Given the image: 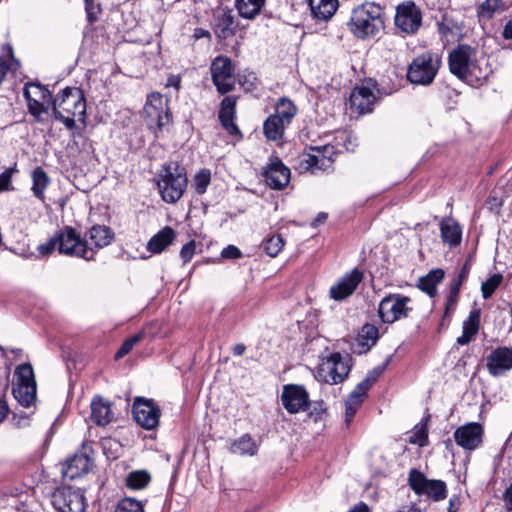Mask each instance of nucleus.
<instances>
[{
	"label": "nucleus",
	"mask_w": 512,
	"mask_h": 512,
	"mask_svg": "<svg viewBox=\"0 0 512 512\" xmlns=\"http://www.w3.org/2000/svg\"><path fill=\"white\" fill-rule=\"evenodd\" d=\"M477 49L468 44H458L448 55L449 71L459 80L471 87L483 86L492 69L489 64L484 66L476 59Z\"/></svg>",
	"instance_id": "obj_1"
},
{
	"label": "nucleus",
	"mask_w": 512,
	"mask_h": 512,
	"mask_svg": "<svg viewBox=\"0 0 512 512\" xmlns=\"http://www.w3.org/2000/svg\"><path fill=\"white\" fill-rule=\"evenodd\" d=\"M86 108V99L81 88L66 87L55 97L52 95L53 115L68 130L76 128V120L85 123Z\"/></svg>",
	"instance_id": "obj_2"
},
{
	"label": "nucleus",
	"mask_w": 512,
	"mask_h": 512,
	"mask_svg": "<svg viewBox=\"0 0 512 512\" xmlns=\"http://www.w3.org/2000/svg\"><path fill=\"white\" fill-rule=\"evenodd\" d=\"M348 26L359 39L375 37L385 27L384 10L379 4L366 2L353 9Z\"/></svg>",
	"instance_id": "obj_3"
},
{
	"label": "nucleus",
	"mask_w": 512,
	"mask_h": 512,
	"mask_svg": "<svg viewBox=\"0 0 512 512\" xmlns=\"http://www.w3.org/2000/svg\"><path fill=\"white\" fill-rule=\"evenodd\" d=\"M188 185L184 167L178 162L165 163L157 175V186L162 200L168 204L177 203Z\"/></svg>",
	"instance_id": "obj_4"
},
{
	"label": "nucleus",
	"mask_w": 512,
	"mask_h": 512,
	"mask_svg": "<svg viewBox=\"0 0 512 512\" xmlns=\"http://www.w3.org/2000/svg\"><path fill=\"white\" fill-rule=\"evenodd\" d=\"M338 153L339 152L335 146L330 144L321 146H306L305 149L295 159L294 168L300 174L307 172L316 174L319 171H333V164Z\"/></svg>",
	"instance_id": "obj_5"
},
{
	"label": "nucleus",
	"mask_w": 512,
	"mask_h": 512,
	"mask_svg": "<svg viewBox=\"0 0 512 512\" xmlns=\"http://www.w3.org/2000/svg\"><path fill=\"white\" fill-rule=\"evenodd\" d=\"M442 66V56L438 52L427 50L413 58L406 72V79L416 86H430Z\"/></svg>",
	"instance_id": "obj_6"
},
{
	"label": "nucleus",
	"mask_w": 512,
	"mask_h": 512,
	"mask_svg": "<svg viewBox=\"0 0 512 512\" xmlns=\"http://www.w3.org/2000/svg\"><path fill=\"white\" fill-rule=\"evenodd\" d=\"M143 119L147 128L158 138L172 124L169 99L158 92L150 93L143 108Z\"/></svg>",
	"instance_id": "obj_7"
},
{
	"label": "nucleus",
	"mask_w": 512,
	"mask_h": 512,
	"mask_svg": "<svg viewBox=\"0 0 512 512\" xmlns=\"http://www.w3.org/2000/svg\"><path fill=\"white\" fill-rule=\"evenodd\" d=\"M399 87V83L386 86L383 79L379 83L369 78L363 85L355 87L351 92L349 98L350 108L353 111H357L359 114L370 113L373 111L374 105L378 100L373 90H377L378 94L390 95L397 91Z\"/></svg>",
	"instance_id": "obj_8"
},
{
	"label": "nucleus",
	"mask_w": 512,
	"mask_h": 512,
	"mask_svg": "<svg viewBox=\"0 0 512 512\" xmlns=\"http://www.w3.org/2000/svg\"><path fill=\"white\" fill-rule=\"evenodd\" d=\"M352 358L349 354L343 356L340 352H333L323 357L316 368L315 377L318 381L336 385L344 382L352 368Z\"/></svg>",
	"instance_id": "obj_9"
},
{
	"label": "nucleus",
	"mask_w": 512,
	"mask_h": 512,
	"mask_svg": "<svg viewBox=\"0 0 512 512\" xmlns=\"http://www.w3.org/2000/svg\"><path fill=\"white\" fill-rule=\"evenodd\" d=\"M59 254L92 261V250L88 248V240L76 228L65 225L56 231Z\"/></svg>",
	"instance_id": "obj_10"
},
{
	"label": "nucleus",
	"mask_w": 512,
	"mask_h": 512,
	"mask_svg": "<svg viewBox=\"0 0 512 512\" xmlns=\"http://www.w3.org/2000/svg\"><path fill=\"white\" fill-rule=\"evenodd\" d=\"M408 485L416 495H424L434 502H440L448 495L447 485L443 480L428 479L423 472L416 468L409 471Z\"/></svg>",
	"instance_id": "obj_11"
},
{
	"label": "nucleus",
	"mask_w": 512,
	"mask_h": 512,
	"mask_svg": "<svg viewBox=\"0 0 512 512\" xmlns=\"http://www.w3.org/2000/svg\"><path fill=\"white\" fill-rule=\"evenodd\" d=\"M17 382L12 388V394L17 402L28 408L36 400L37 386L33 367L30 363L20 364L16 370Z\"/></svg>",
	"instance_id": "obj_12"
},
{
	"label": "nucleus",
	"mask_w": 512,
	"mask_h": 512,
	"mask_svg": "<svg viewBox=\"0 0 512 512\" xmlns=\"http://www.w3.org/2000/svg\"><path fill=\"white\" fill-rule=\"evenodd\" d=\"M411 298L400 293H390L379 303L378 316L382 323L393 324L409 317L413 308L408 306Z\"/></svg>",
	"instance_id": "obj_13"
},
{
	"label": "nucleus",
	"mask_w": 512,
	"mask_h": 512,
	"mask_svg": "<svg viewBox=\"0 0 512 512\" xmlns=\"http://www.w3.org/2000/svg\"><path fill=\"white\" fill-rule=\"evenodd\" d=\"M421 9L412 1H406L396 7L394 24L403 37L413 36L422 26Z\"/></svg>",
	"instance_id": "obj_14"
},
{
	"label": "nucleus",
	"mask_w": 512,
	"mask_h": 512,
	"mask_svg": "<svg viewBox=\"0 0 512 512\" xmlns=\"http://www.w3.org/2000/svg\"><path fill=\"white\" fill-rule=\"evenodd\" d=\"M132 415L139 426L153 430L159 424L161 409L153 399L138 396L132 405Z\"/></svg>",
	"instance_id": "obj_15"
},
{
	"label": "nucleus",
	"mask_w": 512,
	"mask_h": 512,
	"mask_svg": "<svg viewBox=\"0 0 512 512\" xmlns=\"http://www.w3.org/2000/svg\"><path fill=\"white\" fill-rule=\"evenodd\" d=\"M52 505L58 512H85V496L70 486L59 487L52 494Z\"/></svg>",
	"instance_id": "obj_16"
},
{
	"label": "nucleus",
	"mask_w": 512,
	"mask_h": 512,
	"mask_svg": "<svg viewBox=\"0 0 512 512\" xmlns=\"http://www.w3.org/2000/svg\"><path fill=\"white\" fill-rule=\"evenodd\" d=\"M210 70L213 84L220 94H227L234 89V82L232 80L234 66L228 56H217L212 61Z\"/></svg>",
	"instance_id": "obj_17"
},
{
	"label": "nucleus",
	"mask_w": 512,
	"mask_h": 512,
	"mask_svg": "<svg viewBox=\"0 0 512 512\" xmlns=\"http://www.w3.org/2000/svg\"><path fill=\"white\" fill-rule=\"evenodd\" d=\"M485 430L479 422H468L456 428L453 433L455 443L465 451H475L484 443Z\"/></svg>",
	"instance_id": "obj_18"
},
{
	"label": "nucleus",
	"mask_w": 512,
	"mask_h": 512,
	"mask_svg": "<svg viewBox=\"0 0 512 512\" xmlns=\"http://www.w3.org/2000/svg\"><path fill=\"white\" fill-rule=\"evenodd\" d=\"M31 87L37 90L36 95L42 101L49 100L52 103V93L46 86L39 82H27L23 88V96L27 102L28 112L34 117L36 122L43 123L45 121L43 114H48V107L31 96V92L29 90Z\"/></svg>",
	"instance_id": "obj_19"
},
{
	"label": "nucleus",
	"mask_w": 512,
	"mask_h": 512,
	"mask_svg": "<svg viewBox=\"0 0 512 512\" xmlns=\"http://www.w3.org/2000/svg\"><path fill=\"white\" fill-rule=\"evenodd\" d=\"M281 402L285 410L290 414L307 411L311 405L307 390L303 385L298 384L283 386Z\"/></svg>",
	"instance_id": "obj_20"
},
{
	"label": "nucleus",
	"mask_w": 512,
	"mask_h": 512,
	"mask_svg": "<svg viewBox=\"0 0 512 512\" xmlns=\"http://www.w3.org/2000/svg\"><path fill=\"white\" fill-rule=\"evenodd\" d=\"M211 28L219 42L233 37L238 28V23L232 11L227 7H218L213 11Z\"/></svg>",
	"instance_id": "obj_21"
},
{
	"label": "nucleus",
	"mask_w": 512,
	"mask_h": 512,
	"mask_svg": "<svg viewBox=\"0 0 512 512\" xmlns=\"http://www.w3.org/2000/svg\"><path fill=\"white\" fill-rule=\"evenodd\" d=\"M363 279L364 273L359 268H354L345 273L337 283L330 287V298L335 301L346 300L354 294Z\"/></svg>",
	"instance_id": "obj_22"
},
{
	"label": "nucleus",
	"mask_w": 512,
	"mask_h": 512,
	"mask_svg": "<svg viewBox=\"0 0 512 512\" xmlns=\"http://www.w3.org/2000/svg\"><path fill=\"white\" fill-rule=\"evenodd\" d=\"M290 169L278 156H271L263 172L266 184L273 190H282L290 182Z\"/></svg>",
	"instance_id": "obj_23"
},
{
	"label": "nucleus",
	"mask_w": 512,
	"mask_h": 512,
	"mask_svg": "<svg viewBox=\"0 0 512 512\" xmlns=\"http://www.w3.org/2000/svg\"><path fill=\"white\" fill-rule=\"evenodd\" d=\"M486 367L493 377L504 375L512 369V347L499 346L486 358Z\"/></svg>",
	"instance_id": "obj_24"
},
{
	"label": "nucleus",
	"mask_w": 512,
	"mask_h": 512,
	"mask_svg": "<svg viewBox=\"0 0 512 512\" xmlns=\"http://www.w3.org/2000/svg\"><path fill=\"white\" fill-rule=\"evenodd\" d=\"M92 466V459L85 453H75L61 465V474L64 481L74 480L86 475Z\"/></svg>",
	"instance_id": "obj_25"
},
{
	"label": "nucleus",
	"mask_w": 512,
	"mask_h": 512,
	"mask_svg": "<svg viewBox=\"0 0 512 512\" xmlns=\"http://www.w3.org/2000/svg\"><path fill=\"white\" fill-rule=\"evenodd\" d=\"M84 238L88 240V248L92 252V261L95 260L97 252L111 244L115 238L113 230L106 225H93L84 234Z\"/></svg>",
	"instance_id": "obj_26"
},
{
	"label": "nucleus",
	"mask_w": 512,
	"mask_h": 512,
	"mask_svg": "<svg viewBox=\"0 0 512 512\" xmlns=\"http://www.w3.org/2000/svg\"><path fill=\"white\" fill-rule=\"evenodd\" d=\"M90 408V418L95 425L104 427L114 420L111 402L104 399L101 395L93 397Z\"/></svg>",
	"instance_id": "obj_27"
},
{
	"label": "nucleus",
	"mask_w": 512,
	"mask_h": 512,
	"mask_svg": "<svg viewBox=\"0 0 512 512\" xmlns=\"http://www.w3.org/2000/svg\"><path fill=\"white\" fill-rule=\"evenodd\" d=\"M440 235L442 242L450 248H455L462 241V227L452 217H444L440 221Z\"/></svg>",
	"instance_id": "obj_28"
},
{
	"label": "nucleus",
	"mask_w": 512,
	"mask_h": 512,
	"mask_svg": "<svg viewBox=\"0 0 512 512\" xmlns=\"http://www.w3.org/2000/svg\"><path fill=\"white\" fill-rule=\"evenodd\" d=\"M175 238V230L170 226H165L151 237L147 243V250L152 254H160L174 242Z\"/></svg>",
	"instance_id": "obj_29"
},
{
	"label": "nucleus",
	"mask_w": 512,
	"mask_h": 512,
	"mask_svg": "<svg viewBox=\"0 0 512 512\" xmlns=\"http://www.w3.org/2000/svg\"><path fill=\"white\" fill-rule=\"evenodd\" d=\"M445 271L442 268L430 270L426 275L418 279L417 287L430 298L437 295V285L443 281Z\"/></svg>",
	"instance_id": "obj_30"
},
{
	"label": "nucleus",
	"mask_w": 512,
	"mask_h": 512,
	"mask_svg": "<svg viewBox=\"0 0 512 512\" xmlns=\"http://www.w3.org/2000/svg\"><path fill=\"white\" fill-rule=\"evenodd\" d=\"M506 10L503 0H484L476 5V14L479 22L486 23L494 18L496 14H501Z\"/></svg>",
	"instance_id": "obj_31"
},
{
	"label": "nucleus",
	"mask_w": 512,
	"mask_h": 512,
	"mask_svg": "<svg viewBox=\"0 0 512 512\" xmlns=\"http://www.w3.org/2000/svg\"><path fill=\"white\" fill-rule=\"evenodd\" d=\"M288 125L278 115L271 114L263 123V134L269 141L282 140L285 128Z\"/></svg>",
	"instance_id": "obj_32"
},
{
	"label": "nucleus",
	"mask_w": 512,
	"mask_h": 512,
	"mask_svg": "<svg viewBox=\"0 0 512 512\" xmlns=\"http://www.w3.org/2000/svg\"><path fill=\"white\" fill-rule=\"evenodd\" d=\"M314 18L328 20L338 8V0H307Z\"/></svg>",
	"instance_id": "obj_33"
},
{
	"label": "nucleus",
	"mask_w": 512,
	"mask_h": 512,
	"mask_svg": "<svg viewBox=\"0 0 512 512\" xmlns=\"http://www.w3.org/2000/svg\"><path fill=\"white\" fill-rule=\"evenodd\" d=\"M379 330L373 324H365L357 335L356 341L359 347L358 353L368 352L377 342Z\"/></svg>",
	"instance_id": "obj_34"
},
{
	"label": "nucleus",
	"mask_w": 512,
	"mask_h": 512,
	"mask_svg": "<svg viewBox=\"0 0 512 512\" xmlns=\"http://www.w3.org/2000/svg\"><path fill=\"white\" fill-rule=\"evenodd\" d=\"M31 178H32V187L31 191L33 195L40 200L41 202L45 201V190L50 184V178L46 171L40 167L37 166L35 169L31 172Z\"/></svg>",
	"instance_id": "obj_35"
},
{
	"label": "nucleus",
	"mask_w": 512,
	"mask_h": 512,
	"mask_svg": "<svg viewBox=\"0 0 512 512\" xmlns=\"http://www.w3.org/2000/svg\"><path fill=\"white\" fill-rule=\"evenodd\" d=\"M266 0H235V8L241 18L253 20L260 14Z\"/></svg>",
	"instance_id": "obj_36"
},
{
	"label": "nucleus",
	"mask_w": 512,
	"mask_h": 512,
	"mask_svg": "<svg viewBox=\"0 0 512 512\" xmlns=\"http://www.w3.org/2000/svg\"><path fill=\"white\" fill-rule=\"evenodd\" d=\"M466 280L467 279L459 276L458 274L454 276L453 279L451 280L449 286V294L446 298L444 317L448 316L455 310V307L459 300L461 287Z\"/></svg>",
	"instance_id": "obj_37"
},
{
	"label": "nucleus",
	"mask_w": 512,
	"mask_h": 512,
	"mask_svg": "<svg viewBox=\"0 0 512 512\" xmlns=\"http://www.w3.org/2000/svg\"><path fill=\"white\" fill-rule=\"evenodd\" d=\"M230 450L234 454L253 456L257 453L258 446L252 436L246 433L232 443Z\"/></svg>",
	"instance_id": "obj_38"
},
{
	"label": "nucleus",
	"mask_w": 512,
	"mask_h": 512,
	"mask_svg": "<svg viewBox=\"0 0 512 512\" xmlns=\"http://www.w3.org/2000/svg\"><path fill=\"white\" fill-rule=\"evenodd\" d=\"M275 115H278L285 123L289 124L297 114V107L288 97H281L275 104Z\"/></svg>",
	"instance_id": "obj_39"
},
{
	"label": "nucleus",
	"mask_w": 512,
	"mask_h": 512,
	"mask_svg": "<svg viewBox=\"0 0 512 512\" xmlns=\"http://www.w3.org/2000/svg\"><path fill=\"white\" fill-rule=\"evenodd\" d=\"M151 481L150 474L145 470L130 472L125 478V485L132 490L145 488Z\"/></svg>",
	"instance_id": "obj_40"
},
{
	"label": "nucleus",
	"mask_w": 512,
	"mask_h": 512,
	"mask_svg": "<svg viewBox=\"0 0 512 512\" xmlns=\"http://www.w3.org/2000/svg\"><path fill=\"white\" fill-rule=\"evenodd\" d=\"M430 415L424 417L420 423L415 425L413 429V435L410 437L409 442L411 444H417L420 447H424L428 444V422Z\"/></svg>",
	"instance_id": "obj_41"
},
{
	"label": "nucleus",
	"mask_w": 512,
	"mask_h": 512,
	"mask_svg": "<svg viewBox=\"0 0 512 512\" xmlns=\"http://www.w3.org/2000/svg\"><path fill=\"white\" fill-rule=\"evenodd\" d=\"M145 338V332L143 330L138 333L126 338L121 344L120 348L114 355L115 360H120L131 352L133 347Z\"/></svg>",
	"instance_id": "obj_42"
},
{
	"label": "nucleus",
	"mask_w": 512,
	"mask_h": 512,
	"mask_svg": "<svg viewBox=\"0 0 512 512\" xmlns=\"http://www.w3.org/2000/svg\"><path fill=\"white\" fill-rule=\"evenodd\" d=\"M284 244V239L280 234H273L263 241L262 248L268 256L276 257L283 249Z\"/></svg>",
	"instance_id": "obj_43"
},
{
	"label": "nucleus",
	"mask_w": 512,
	"mask_h": 512,
	"mask_svg": "<svg viewBox=\"0 0 512 512\" xmlns=\"http://www.w3.org/2000/svg\"><path fill=\"white\" fill-rule=\"evenodd\" d=\"M481 309L473 307L469 316L463 322L462 330L473 336H476L480 329Z\"/></svg>",
	"instance_id": "obj_44"
},
{
	"label": "nucleus",
	"mask_w": 512,
	"mask_h": 512,
	"mask_svg": "<svg viewBox=\"0 0 512 512\" xmlns=\"http://www.w3.org/2000/svg\"><path fill=\"white\" fill-rule=\"evenodd\" d=\"M236 113V98L232 96H226L220 104V110L218 114L219 121L222 120H234Z\"/></svg>",
	"instance_id": "obj_45"
},
{
	"label": "nucleus",
	"mask_w": 512,
	"mask_h": 512,
	"mask_svg": "<svg viewBox=\"0 0 512 512\" xmlns=\"http://www.w3.org/2000/svg\"><path fill=\"white\" fill-rule=\"evenodd\" d=\"M503 281V275L500 273L493 274L481 284L482 297L487 300L492 297Z\"/></svg>",
	"instance_id": "obj_46"
},
{
	"label": "nucleus",
	"mask_w": 512,
	"mask_h": 512,
	"mask_svg": "<svg viewBox=\"0 0 512 512\" xmlns=\"http://www.w3.org/2000/svg\"><path fill=\"white\" fill-rule=\"evenodd\" d=\"M114 512H145V510L141 501L132 497H125L118 502Z\"/></svg>",
	"instance_id": "obj_47"
},
{
	"label": "nucleus",
	"mask_w": 512,
	"mask_h": 512,
	"mask_svg": "<svg viewBox=\"0 0 512 512\" xmlns=\"http://www.w3.org/2000/svg\"><path fill=\"white\" fill-rule=\"evenodd\" d=\"M211 182V172L209 169H201L194 177L193 188L198 195H202L207 191Z\"/></svg>",
	"instance_id": "obj_48"
},
{
	"label": "nucleus",
	"mask_w": 512,
	"mask_h": 512,
	"mask_svg": "<svg viewBox=\"0 0 512 512\" xmlns=\"http://www.w3.org/2000/svg\"><path fill=\"white\" fill-rule=\"evenodd\" d=\"M391 360V356H389L384 363L374 367L372 370L368 371L365 378V384H368L371 388L374 384H376L381 377V375L385 372L387 366L389 365Z\"/></svg>",
	"instance_id": "obj_49"
},
{
	"label": "nucleus",
	"mask_w": 512,
	"mask_h": 512,
	"mask_svg": "<svg viewBox=\"0 0 512 512\" xmlns=\"http://www.w3.org/2000/svg\"><path fill=\"white\" fill-rule=\"evenodd\" d=\"M307 417L317 423L322 420L323 415L327 412L326 404L323 400L311 402L310 408L307 410Z\"/></svg>",
	"instance_id": "obj_50"
},
{
	"label": "nucleus",
	"mask_w": 512,
	"mask_h": 512,
	"mask_svg": "<svg viewBox=\"0 0 512 512\" xmlns=\"http://www.w3.org/2000/svg\"><path fill=\"white\" fill-rule=\"evenodd\" d=\"M17 164L14 163L12 167L7 168L0 174V192L13 190L14 188L11 186L12 176L15 172H17Z\"/></svg>",
	"instance_id": "obj_51"
},
{
	"label": "nucleus",
	"mask_w": 512,
	"mask_h": 512,
	"mask_svg": "<svg viewBox=\"0 0 512 512\" xmlns=\"http://www.w3.org/2000/svg\"><path fill=\"white\" fill-rule=\"evenodd\" d=\"M437 31L441 38H448L452 34V20L446 14H442L441 20H437Z\"/></svg>",
	"instance_id": "obj_52"
},
{
	"label": "nucleus",
	"mask_w": 512,
	"mask_h": 512,
	"mask_svg": "<svg viewBox=\"0 0 512 512\" xmlns=\"http://www.w3.org/2000/svg\"><path fill=\"white\" fill-rule=\"evenodd\" d=\"M85 11L87 14V21L93 24L98 19V14L101 12L99 4H95L94 0H84Z\"/></svg>",
	"instance_id": "obj_53"
},
{
	"label": "nucleus",
	"mask_w": 512,
	"mask_h": 512,
	"mask_svg": "<svg viewBox=\"0 0 512 512\" xmlns=\"http://www.w3.org/2000/svg\"><path fill=\"white\" fill-rule=\"evenodd\" d=\"M55 249L58 250V240L56 233L54 234V236L50 237L45 243L40 244L37 248L39 254H41L42 256L51 254Z\"/></svg>",
	"instance_id": "obj_54"
},
{
	"label": "nucleus",
	"mask_w": 512,
	"mask_h": 512,
	"mask_svg": "<svg viewBox=\"0 0 512 512\" xmlns=\"http://www.w3.org/2000/svg\"><path fill=\"white\" fill-rule=\"evenodd\" d=\"M196 250V242L195 240H190L186 244H184L180 250V257L183 260V263H188L194 256Z\"/></svg>",
	"instance_id": "obj_55"
},
{
	"label": "nucleus",
	"mask_w": 512,
	"mask_h": 512,
	"mask_svg": "<svg viewBox=\"0 0 512 512\" xmlns=\"http://www.w3.org/2000/svg\"><path fill=\"white\" fill-rule=\"evenodd\" d=\"M221 257L224 259H239L242 257V252L235 245H228L221 251Z\"/></svg>",
	"instance_id": "obj_56"
},
{
	"label": "nucleus",
	"mask_w": 512,
	"mask_h": 512,
	"mask_svg": "<svg viewBox=\"0 0 512 512\" xmlns=\"http://www.w3.org/2000/svg\"><path fill=\"white\" fill-rule=\"evenodd\" d=\"M223 128L232 136H235L239 139L243 137L242 132L239 127L234 123V120H222L220 122Z\"/></svg>",
	"instance_id": "obj_57"
},
{
	"label": "nucleus",
	"mask_w": 512,
	"mask_h": 512,
	"mask_svg": "<svg viewBox=\"0 0 512 512\" xmlns=\"http://www.w3.org/2000/svg\"><path fill=\"white\" fill-rule=\"evenodd\" d=\"M502 499L506 510L512 512V483L503 492Z\"/></svg>",
	"instance_id": "obj_58"
},
{
	"label": "nucleus",
	"mask_w": 512,
	"mask_h": 512,
	"mask_svg": "<svg viewBox=\"0 0 512 512\" xmlns=\"http://www.w3.org/2000/svg\"><path fill=\"white\" fill-rule=\"evenodd\" d=\"M370 389L371 387L368 384H365V381L362 380L360 383L356 385V387L351 392L365 399Z\"/></svg>",
	"instance_id": "obj_59"
},
{
	"label": "nucleus",
	"mask_w": 512,
	"mask_h": 512,
	"mask_svg": "<svg viewBox=\"0 0 512 512\" xmlns=\"http://www.w3.org/2000/svg\"><path fill=\"white\" fill-rule=\"evenodd\" d=\"M461 506L460 495H452L449 499V505L447 512H458Z\"/></svg>",
	"instance_id": "obj_60"
},
{
	"label": "nucleus",
	"mask_w": 512,
	"mask_h": 512,
	"mask_svg": "<svg viewBox=\"0 0 512 512\" xmlns=\"http://www.w3.org/2000/svg\"><path fill=\"white\" fill-rule=\"evenodd\" d=\"M364 400H365L364 398L357 396L356 394H353L352 392H350L345 403L348 405H352V406H356V407L360 408V406L362 405Z\"/></svg>",
	"instance_id": "obj_61"
},
{
	"label": "nucleus",
	"mask_w": 512,
	"mask_h": 512,
	"mask_svg": "<svg viewBox=\"0 0 512 512\" xmlns=\"http://www.w3.org/2000/svg\"><path fill=\"white\" fill-rule=\"evenodd\" d=\"M358 409L359 408L356 406L348 405L345 403V421L347 424L352 421Z\"/></svg>",
	"instance_id": "obj_62"
},
{
	"label": "nucleus",
	"mask_w": 512,
	"mask_h": 512,
	"mask_svg": "<svg viewBox=\"0 0 512 512\" xmlns=\"http://www.w3.org/2000/svg\"><path fill=\"white\" fill-rule=\"evenodd\" d=\"M502 37L505 40H512V19L506 22L503 28Z\"/></svg>",
	"instance_id": "obj_63"
},
{
	"label": "nucleus",
	"mask_w": 512,
	"mask_h": 512,
	"mask_svg": "<svg viewBox=\"0 0 512 512\" xmlns=\"http://www.w3.org/2000/svg\"><path fill=\"white\" fill-rule=\"evenodd\" d=\"M348 512H370L369 506L365 502H358Z\"/></svg>",
	"instance_id": "obj_64"
}]
</instances>
